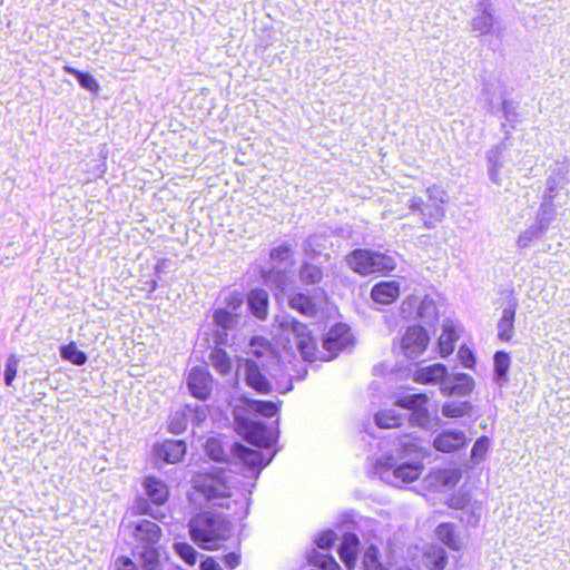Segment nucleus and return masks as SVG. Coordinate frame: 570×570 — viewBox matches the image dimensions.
Listing matches in <instances>:
<instances>
[{
    "label": "nucleus",
    "mask_w": 570,
    "mask_h": 570,
    "mask_svg": "<svg viewBox=\"0 0 570 570\" xmlns=\"http://www.w3.org/2000/svg\"><path fill=\"white\" fill-rule=\"evenodd\" d=\"M206 455L215 462H229L230 446L227 449L226 443L217 436H210L204 444Z\"/></svg>",
    "instance_id": "nucleus-26"
},
{
    "label": "nucleus",
    "mask_w": 570,
    "mask_h": 570,
    "mask_svg": "<svg viewBox=\"0 0 570 570\" xmlns=\"http://www.w3.org/2000/svg\"><path fill=\"white\" fill-rule=\"evenodd\" d=\"M357 551V537L353 533L345 534L338 549V556L341 560L345 563V566L348 568V570H353L356 563Z\"/></svg>",
    "instance_id": "nucleus-25"
},
{
    "label": "nucleus",
    "mask_w": 570,
    "mask_h": 570,
    "mask_svg": "<svg viewBox=\"0 0 570 570\" xmlns=\"http://www.w3.org/2000/svg\"><path fill=\"white\" fill-rule=\"evenodd\" d=\"M428 402L429 396L426 393H414L399 397L395 401V405L410 411H419L424 409Z\"/></svg>",
    "instance_id": "nucleus-32"
},
{
    "label": "nucleus",
    "mask_w": 570,
    "mask_h": 570,
    "mask_svg": "<svg viewBox=\"0 0 570 570\" xmlns=\"http://www.w3.org/2000/svg\"><path fill=\"white\" fill-rule=\"evenodd\" d=\"M236 317V314H233L232 312L225 308H218L214 313L215 323L225 330L233 327Z\"/></svg>",
    "instance_id": "nucleus-41"
},
{
    "label": "nucleus",
    "mask_w": 570,
    "mask_h": 570,
    "mask_svg": "<svg viewBox=\"0 0 570 570\" xmlns=\"http://www.w3.org/2000/svg\"><path fill=\"white\" fill-rule=\"evenodd\" d=\"M232 523L209 511L196 514L189 523L191 540L204 550H217L232 535Z\"/></svg>",
    "instance_id": "nucleus-2"
},
{
    "label": "nucleus",
    "mask_w": 570,
    "mask_h": 570,
    "mask_svg": "<svg viewBox=\"0 0 570 570\" xmlns=\"http://www.w3.org/2000/svg\"><path fill=\"white\" fill-rule=\"evenodd\" d=\"M142 487L150 502H148L144 498H138L135 501L134 514L150 515L156 520H163L165 518V514L155 513L151 509L150 503L157 507L165 505L170 498V488L164 480L155 475L145 476L142 480Z\"/></svg>",
    "instance_id": "nucleus-5"
},
{
    "label": "nucleus",
    "mask_w": 570,
    "mask_h": 570,
    "mask_svg": "<svg viewBox=\"0 0 570 570\" xmlns=\"http://www.w3.org/2000/svg\"><path fill=\"white\" fill-rule=\"evenodd\" d=\"M116 564L117 570H138L134 561L127 556L119 557L116 561Z\"/></svg>",
    "instance_id": "nucleus-52"
},
{
    "label": "nucleus",
    "mask_w": 570,
    "mask_h": 570,
    "mask_svg": "<svg viewBox=\"0 0 570 570\" xmlns=\"http://www.w3.org/2000/svg\"><path fill=\"white\" fill-rule=\"evenodd\" d=\"M469 438L462 430H443L433 440V446L436 451L451 453L465 448Z\"/></svg>",
    "instance_id": "nucleus-12"
},
{
    "label": "nucleus",
    "mask_w": 570,
    "mask_h": 570,
    "mask_svg": "<svg viewBox=\"0 0 570 570\" xmlns=\"http://www.w3.org/2000/svg\"><path fill=\"white\" fill-rule=\"evenodd\" d=\"M362 562L364 570H384L379 560L377 550L373 547L364 553Z\"/></svg>",
    "instance_id": "nucleus-43"
},
{
    "label": "nucleus",
    "mask_w": 570,
    "mask_h": 570,
    "mask_svg": "<svg viewBox=\"0 0 570 570\" xmlns=\"http://www.w3.org/2000/svg\"><path fill=\"white\" fill-rule=\"evenodd\" d=\"M460 334L452 322H446L442 326V332L438 338V348L441 357L450 356L454 350Z\"/></svg>",
    "instance_id": "nucleus-21"
},
{
    "label": "nucleus",
    "mask_w": 570,
    "mask_h": 570,
    "mask_svg": "<svg viewBox=\"0 0 570 570\" xmlns=\"http://www.w3.org/2000/svg\"><path fill=\"white\" fill-rule=\"evenodd\" d=\"M472 27L480 33L490 32L492 29V16L489 12H483V14L473 19Z\"/></svg>",
    "instance_id": "nucleus-47"
},
{
    "label": "nucleus",
    "mask_w": 570,
    "mask_h": 570,
    "mask_svg": "<svg viewBox=\"0 0 570 570\" xmlns=\"http://www.w3.org/2000/svg\"><path fill=\"white\" fill-rule=\"evenodd\" d=\"M230 452L248 468L262 469L265 465L262 452L247 448L242 443H233L230 445Z\"/></svg>",
    "instance_id": "nucleus-23"
},
{
    "label": "nucleus",
    "mask_w": 570,
    "mask_h": 570,
    "mask_svg": "<svg viewBox=\"0 0 570 570\" xmlns=\"http://www.w3.org/2000/svg\"><path fill=\"white\" fill-rule=\"evenodd\" d=\"M461 478L459 469H441L434 473V483L441 488L452 489L460 482Z\"/></svg>",
    "instance_id": "nucleus-31"
},
{
    "label": "nucleus",
    "mask_w": 570,
    "mask_h": 570,
    "mask_svg": "<svg viewBox=\"0 0 570 570\" xmlns=\"http://www.w3.org/2000/svg\"><path fill=\"white\" fill-rule=\"evenodd\" d=\"M449 374L446 365L442 363H434L426 366H421L413 373V381L422 385H436L444 383Z\"/></svg>",
    "instance_id": "nucleus-13"
},
{
    "label": "nucleus",
    "mask_w": 570,
    "mask_h": 570,
    "mask_svg": "<svg viewBox=\"0 0 570 570\" xmlns=\"http://www.w3.org/2000/svg\"><path fill=\"white\" fill-rule=\"evenodd\" d=\"M224 562L230 569H235L240 562V556L236 552L225 554Z\"/></svg>",
    "instance_id": "nucleus-54"
},
{
    "label": "nucleus",
    "mask_w": 570,
    "mask_h": 570,
    "mask_svg": "<svg viewBox=\"0 0 570 570\" xmlns=\"http://www.w3.org/2000/svg\"><path fill=\"white\" fill-rule=\"evenodd\" d=\"M187 429V420L184 412H176L169 421V431L173 433H181Z\"/></svg>",
    "instance_id": "nucleus-48"
},
{
    "label": "nucleus",
    "mask_w": 570,
    "mask_h": 570,
    "mask_svg": "<svg viewBox=\"0 0 570 570\" xmlns=\"http://www.w3.org/2000/svg\"><path fill=\"white\" fill-rule=\"evenodd\" d=\"M298 277L303 285H318L324 278V269L321 265L304 262L298 269Z\"/></svg>",
    "instance_id": "nucleus-27"
},
{
    "label": "nucleus",
    "mask_w": 570,
    "mask_h": 570,
    "mask_svg": "<svg viewBox=\"0 0 570 570\" xmlns=\"http://www.w3.org/2000/svg\"><path fill=\"white\" fill-rule=\"evenodd\" d=\"M424 470L421 463H402L393 469L395 479L403 483H411L420 478Z\"/></svg>",
    "instance_id": "nucleus-29"
},
{
    "label": "nucleus",
    "mask_w": 570,
    "mask_h": 570,
    "mask_svg": "<svg viewBox=\"0 0 570 570\" xmlns=\"http://www.w3.org/2000/svg\"><path fill=\"white\" fill-rule=\"evenodd\" d=\"M176 553L188 564L195 566L198 553L195 548L187 542H177L174 544Z\"/></svg>",
    "instance_id": "nucleus-39"
},
{
    "label": "nucleus",
    "mask_w": 570,
    "mask_h": 570,
    "mask_svg": "<svg viewBox=\"0 0 570 570\" xmlns=\"http://www.w3.org/2000/svg\"><path fill=\"white\" fill-rule=\"evenodd\" d=\"M316 564L323 570H341L338 563L331 556L321 557Z\"/></svg>",
    "instance_id": "nucleus-50"
},
{
    "label": "nucleus",
    "mask_w": 570,
    "mask_h": 570,
    "mask_svg": "<svg viewBox=\"0 0 570 570\" xmlns=\"http://www.w3.org/2000/svg\"><path fill=\"white\" fill-rule=\"evenodd\" d=\"M428 199L414 196L410 200V209L419 215L425 228H435L445 217L444 205L448 195L444 188L439 185L429 186L425 190Z\"/></svg>",
    "instance_id": "nucleus-3"
},
{
    "label": "nucleus",
    "mask_w": 570,
    "mask_h": 570,
    "mask_svg": "<svg viewBox=\"0 0 570 570\" xmlns=\"http://www.w3.org/2000/svg\"><path fill=\"white\" fill-rule=\"evenodd\" d=\"M245 504H246V501H243V503H240V502L237 500V504L232 503V507H233V505H234V507L239 505V508L243 510V509L245 508Z\"/></svg>",
    "instance_id": "nucleus-57"
},
{
    "label": "nucleus",
    "mask_w": 570,
    "mask_h": 570,
    "mask_svg": "<svg viewBox=\"0 0 570 570\" xmlns=\"http://www.w3.org/2000/svg\"><path fill=\"white\" fill-rule=\"evenodd\" d=\"M435 537L442 547L448 548L451 551L460 552L464 548L463 539L460 537L458 527L453 522H441L435 528Z\"/></svg>",
    "instance_id": "nucleus-14"
},
{
    "label": "nucleus",
    "mask_w": 570,
    "mask_h": 570,
    "mask_svg": "<svg viewBox=\"0 0 570 570\" xmlns=\"http://www.w3.org/2000/svg\"><path fill=\"white\" fill-rule=\"evenodd\" d=\"M187 452V445L183 440L167 439L154 446V455L158 461L167 464L180 462Z\"/></svg>",
    "instance_id": "nucleus-11"
},
{
    "label": "nucleus",
    "mask_w": 570,
    "mask_h": 570,
    "mask_svg": "<svg viewBox=\"0 0 570 570\" xmlns=\"http://www.w3.org/2000/svg\"><path fill=\"white\" fill-rule=\"evenodd\" d=\"M246 404L249 410L266 417H272L279 411L278 404L269 400H247Z\"/></svg>",
    "instance_id": "nucleus-34"
},
{
    "label": "nucleus",
    "mask_w": 570,
    "mask_h": 570,
    "mask_svg": "<svg viewBox=\"0 0 570 570\" xmlns=\"http://www.w3.org/2000/svg\"><path fill=\"white\" fill-rule=\"evenodd\" d=\"M250 354L261 360L262 365L265 363H278L279 356L272 343L263 336H254L250 340Z\"/></svg>",
    "instance_id": "nucleus-19"
},
{
    "label": "nucleus",
    "mask_w": 570,
    "mask_h": 570,
    "mask_svg": "<svg viewBox=\"0 0 570 570\" xmlns=\"http://www.w3.org/2000/svg\"><path fill=\"white\" fill-rule=\"evenodd\" d=\"M511 364V357L510 354L504 351H498L494 354V370L498 375L504 376Z\"/></svg>",
    "instance_id": "nucleus-42"
},
{
    "label": "nucleus",
    "mask_w": 570,
    "mask_h": 570,
    "mask_svg": "<svg viewBox=\"0 0 570 570\" xmlns=\"http://www.w3.org/2000/svg\"><path fill=\"white\" fill-rule=\"evenodd\" d=\"M517 302L513 301L502 312V316L498 321V338L502 342H511L514 336V321L517 313Z\"/></svg>",
    "instance_id": "nucleus-22"
},
{
    "label": "nucleus",
    "mask_w": 570,
    "mask_h": 570,
    "mask_svg": "<svg viewBox=\"0 0 570 570\" xmlns=\"http://www.w3.org/2000/svg\"><path fill=\"white\" fill-rule=\"evenodd\" d=\"M18 364L19 358L11 354L8 356L7 363H6V370H4V382L8 386L12 385V382L14 377L17 376L18 372Z\"/></svg>",
    "instance_id": "nucleus-46"
},
{
    "label": "nucleus",
    "mask_w": 570,
    "mask_h": 570,
    "mask_svg": "<svg viewBox=\"0 0 570 570\" xmlns=\"http://www.w3.org/2000/svg\"><path fill=\"white\" fill-rule=\"evenodd\" d=\"M475 387L473 377L465 373L455 374L452 383H442L440 392L443 396H466Z\"/></svg>",
    "instance_id": "nucleus-15"
},
{
    "label": "nucleus",
    "mask_w": 570,
    "mask_h": 570,
    "mask_svg": "<svg viewBox=\"0 0 570 570\" xmlns=\"http://www.w3.org/2000/svg\"><path fill=\"white\" fill-rule=\"evenodd\" d=\"M345 262L354 273L361 276L387 275L396 267L392 256L370 248L353 249L345 256Z\"/></svg>",
    "instance_id": "nucleus-4"
},
{
    "label": "nucleus",
    "mask_w": 570,
    "mask_h": 570,
    "mask_svg": "<svg viewBox=\"0 0 570 570\" xmlns=\"http://www.w3.org/2000/svg\"><path fill=\"white\" fill-rule=\"evenodd\" d=\"M187 386L190 394L200 401H206L213 392V376L203 366H194L187 374Z\"/></svg>",
    "instance_id": "nucleus-8"
},
{
    "label": "nucleus",
    "mask_w": 570,
    "mask_h": 570,
    "mask_svg": "<svg viewBox=\"0 0 570 570\" xmlns=\"http://www.w3.org/2000/svg\"><path fill=\"white\" fill-rule=\"evenodd\" d=\"M247 305L250 313L259 321H266L269 314V296L266 289L252 288L247 295Z\"/></svg>",
    "instance_id": "nucleus-17"
},
{
    "label": "nucleus",
    "mask_w": 570,
    "mask_h": 570,
    "mask_svg": "<svg viewBox=\"0 0 570 570\" xmlns=\"http://www.w3.org/2000/svg\"><path fill=\"white\" fill-rule=\"evenodd\" d=\"M225 302L228 308L232 311H237L243 305L244 299L240 293L234 292L226 298Z\"/></svg>",
    "instance_id": "nucleus-51"
},
{
    "label": "nucleus",
    "mask_w": 570,
    "mask_h": 570,
    "mask_svg": "<svg viewBox=\"0 0 570 570\" xmlns=\"http://www.w3.org/2000/svg\"><path fill=\"white\" fill-rule=\"evenodd\" d=\"M245 382L246 384L262 394H268L273 387L269 380L263 374L262 368L254 360H246L245 362Z\"/></svg>",
    "instance_id": "nucleus-16"
},
{
    "label": "nucleus",
    "mask_w": 570,
    "mask_h": 570,
    "mask_svg": "<svg viewBox=\"0 0 570 570\" xmlns=\"http://www.w3.org/2000/svg\"><path fill=\"white\" fill-rule=\"evenodd\" d=\"M472 410L473 404L470 401H449L442 405V414L450 419L470 415Z\"/></svg>",
    "instance_id": "nucleus-30"
},
{
    "label": "nucleus",
    "mask_w": 570,
    "mask_h": 570,
    "mask_svg": "<svg viewBox=\"0 0 570 570\" xmlns=\"http://www.w3.org/2000/svg\"><path fill=\"white\" fill-rule=\"evenodd\" d=\"M191 488L212 507L232 509V503L237 504L238 489L226 469L214 466L196 472Z\"/></svg>",
    "instance_id": "nucleus-1"
},
{
    "label": "nucleus",
    "mask_w": 570,
    "mask_h": 570,
    "mask_svg": "<svg viewBox=\"0 0 570 570\" xmlns=\"http://www.w3.org/2000/svg\"><path fill=\"white\" fill-rule=\"evenodd\" d=\"M425 570H445L449 564V554L439 543H428L413 556Z\"/></svg>",
    "instance_id": "nucleus-9"
},
{
    "label": "nucleus",
    "mask_w": 570,
    "mask_h": 570,
    "mask_svg": "<svg viewBox=\"0 0 570 570\" xmlns=\"http://www.w3.org/2000/svg\"><path fill=\"white\" fill-rule=\"evenodd\" d=\"M458 358L460 360L461 364L466 368H474L476 365L475 355L473 351L466 345H461L459 347Z\"/></svg>",
    "instance_id": "nucleus-45"
},
{
    "label": "nucleus",
    "mask_w": 570,
    "mask_h": 570,
    "mask_svg": "<svg viewBox=\"0 0 570 570\" xmlns=\"http://www.w3.org/2000/svg\"><path fill=\"white\" fill-rule=\"evenodd\" d=\"M61 356L75 365H83L88 360L87 354L79 350L73 342L62 346Z\"/></svg>",
    "instance_id": "nucleus-36"
},
{
    "label": "nucleus",
    "mask_w": 570,
    "mask_h": 570,
    "mask_svg": "<svg viewBox=\"0 0 570 570\" xmlns=\"http://www.w3.org/2000/svg\"><path fill=\"white\" fill-rule=\"evenodd\" d=\"M400 296V283L397 281H381L373 285L371 297L379 304L389 305Z\"/></svg>",
    "instance_id": "nucleus-18"
},
{
    "label": "nucleus",
    "mask_w": 570,
    "mask_h": 570,
    "mask_svg": "<svg viewBox=\"0 0 570 570\" xmlns=\"http://www.w3.org/2000/svg\"><path fill=\"white\" fill-rule=\"evenodd\" d=\"M134 535L136 540L144 543L146 546H154L161 538V528L150 521V520H141L134 525Z\"/></svg>",
    "instance_id": "nucleus-20"
},
{
    "label": "nucleus",
    "mask_w": 570,
    "mask_h": 570,
    "mask_svg": "<svg viewBox=\"0 0 570 570\" xmlns=\"http://www.w3.org/2000/svg\"><path fill=\"white\" fill-rule=\"evenodd\" d=\"M375 422L382 429H394L402 424V417L393 410H382L376 413Z\"/></svg>",
    "instance_id": "nucleus-35"
},
{
    "label": "nucleus",
    "mask_w": 570,
    "mask_h": 570,
    "mask_svg": "<svg viewBox=\"0 0 570 570\" xmlns=\"http://www.w3.org/2000/svg\"><path fill=\"white\" fill-rule=\"evenodd\" d=\"M429 343L430 336L425 327L413 324L407 326L394 343V348H397L407 358H415L426 351Z\"/></svg>",
    "instance_id": "nucleus-6"
},
{
    "label": "nucleus",
    "mask_w": 570,
    "mask_h": 570,
    "mask_svg": "<svg viewBox=\"0 0 570 570\" xmlns=\"http://www.w3.org/2000/svg\"><path fill=\"white\" fill-rule=\"evenodd\" d=\"M292 247L288 244H281L269 252V257L273 262L283 263L292 256Z\"/></svg>",
    "instance_id": "nucleus-44"
},
{
    "label": "nucleus",
    "mask_w": 570,
    "mask_h": 570,
    "mask_svg": "<svg viewBox=\"0 0 570 570\" xmlns=\"http://www.w3.org/2000/svg\"><path fill=\"white\" fill-rule=\"evenodd\" d=\"M202 570H223L218 561L214 557L205 558L200 563Z\"/></svg>",
    "instance_id": "nucleus-53"
},
{
    "label": "nucleus",
    "mask_w": 570,
    "mask_h": 570,
    "mask_svg": "<svg viewBox=\"0 0 570 570\" xmlns=\"http://www.w3.org/2000/svg\"><path fill=\"white\" fill-rule=\"evenodd\" d=\"M317 544L320 548H326V547H330V541H327L326 543H323V540H321Z\"/></svg>",
    "instance_id": "nucleus-58"
},
{
    "label": "nucleus",
    "mask_w": 570,
    "mask_h": 570,
    "mask_svg": "<svg viewBox=\"0 0 570 570\" xmlns=\"http://www.w3.org/2000/svg\"><path fill=\"white\" fill-rule=\"evenodd\" d=\"M244 428L245 439L262 448H266L271 445V436L263 423L259 422H240Z\"/></svg>",
    "instance_id": "nucleus-24"
},
{
    "label": "nucleus",
    "mask_w": 570,
    "mask_h": 570,
    "mask_svg": "<svg viewBox=\"0 0 570 570\" xmlns=\"http://www.w3.org/2000/svg\"><path fill=\"white\" fill-rule=\"evenodd\" d=\"M63 70L67 73L75 76L77 78L79 85L83 89H87V90H89L91 92H95V94H97L99 91L100 85H99L98 80L94 76H91V75H89L87 72H83L81 70H78V69H76V68H73V67H71L69 65H66L63 67Z\"/></svg>",
    "instance_id": "nucleus-33"
},
{
    "label": "nucleus",
    "mask_w": 570,
    "mask_h": 570,
    "mask_svg": "<svg viewBox=\"0 0 570 570\" xmlns=\"http://www.w3.org/2000/svg\"><path fill=\"white\" fill-rule=\"evenodd\" d=\"M323 345H324L325 350L332 352V351H336V350H340L341 347H343L344 343L342 340L337 338L334 335V331L332 330L325 336Z\"/></svg>",
    "instance_id": "nucleus-49"
},
{
    "label": "nucleus",
    "mask_w": 570,
    "mask_h": 570,
    "mask_svg": "<svg viewBox=\"0 0 570 570\" xmlns=\"http://www.w3.org/2000/svg\"><path fill=\"white\" fill-rule=\"evenodd\" d=\"M422 567L416 561V558H411V563L400 567L397 570H421Z\"/></svg>",
    "instance_id": "nucleus-56"
},
{
    "label": "nucleus",
    "mask_w": 570,
    "mask_h": 570,
    "mask_svg": "<svg viewBox=\"0 0 570 570\" xmlns=\"http://www.w3.org/2000/svg\"><path fill=\"white\" fill-rule=\"evenodd\" d=\"M325 291L315 293L296 292L288 298V305L294 311L308 317L316 316L322 311V305L326 301Z\"/></svg>",
    "instance_id": "nucleus-7"
},
{
    "label": "nucleus",
    "mask_w": 570,
    "mask_h": 570,
    "mask_svg": "<svg viewBox=\"0 0 570 570\" xmlns=\"http://www.w3.org/2000/svg\"><path fill=\"white\" fill-rule=\"evenodd\" d=\"M142 567L145 570H161L160 554L157 548L146 546L141 552Z\"/></svg>",
    "instance_id": "nucleus-37"
},
{
    "label": "nucleus",
    "mask_w": 570,
    "mask_h": 570,
    "mask_svg": "<svg viewBox=\"0 0 570 570\" xmlns=\"http://www.w3.org/2000/svg\"><path fill=\"white\" fill-rule=\"evenodd\" d=\"M471 503V497L466 492H456L451 494L445 504L453 510H465Z\"/></svg>",
    "instance_id": "nucleus-40"
},
{
    "label": "nucleus",
    "mask_w": 570,
    "mask_h": 570,
    "mask_svg": "<svg viewBox=\"0 0 570 570\" xmlns=\"http://www.w3.org/2000/svg\"><path fill=\"white\" fill-rule=\"evenodd\" d=\"M212 366L220 375H228L233 370V360L226 350L215 346L209 354Z\"/></svg>",
    "instance_id": "nucleus-28"
},
{
    "label": "nucleus",
    "mask_w": 570,
    "mask_h": 570,
    "mask_svg": "<svg viewBox=\"0 0 570 570\" xmlns=\"http://www.w3.org/2000/svg\"><path fill=\"white\" fill-rule=\"evenodd\" d=\"M289 326L294 337L296 338L297 348L303 358L308 362L316 361L318 358L317 344L315 337L308 330V326L297 320L292 321Z\"/></svg>",
    "instance_id": "nucleus-10"
},
{
    "label": "nucleus",
    "mask_w": 570,
    "mask_h": 570,
    "mask_svg": "<svg viewBox=\"0 0 570 570\" xmlns=\"http://www.w3.org/2000/svg\"><path fill=\"white\" fill-rule=\"evenodd\" d=\"M490 448V439L487 435H481L476 439L474 442L472 449H471V460L474 463L482 462Z\"/></svg>",
    "instance_id": "nucleus-38"
},
{
    "label": "nucleus",
    "mask_w": 570,
    "mask_h": 570,
    "mask_svg": "<svg viewBox=\"0 0 570 570\" xmlns=\"http://www.w3.org/2000/svg\"><path fill=\"white\" fill-rule=\"evenodd\" d=\"M195 420L197 423H202L207 419L208 406H196L194 409Z\"/></svg>",
    "instance_id": "nucleus-55"
}]
</instances>
